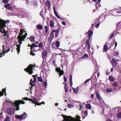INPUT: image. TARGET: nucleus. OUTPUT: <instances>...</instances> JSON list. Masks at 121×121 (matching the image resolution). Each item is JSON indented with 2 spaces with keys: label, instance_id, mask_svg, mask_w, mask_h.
<instances>
[{
  "label": "nucleus",
  "instance_id": "nucleus-1",
  "mask_svg": "<svg viewBox=\"0 0 121 121\" xmlns=\"http://www.w3.org/2000/svg\"><path fill=\"white\" fill-rule=\"evenodd\" d=\"M27 35V33H25L24 30H20V33H19V35L17 37V39L19 40V42L17 43V53L19 54L20 51V47L21 44L22 43V41H24V39L26 37V36Z\"/></svg>",
  "mask_w": 121,
  "mask_h": 121
},
{
  "label": "nucleus",
  "instance_id": "nucleus-2",
  "mask_svg": "<svg viewBox=\"0 0 121 121\" xmlns=\"http://www.w3.org/2000/svg\"><path fill=\"white\" fill-rule=\"evenodd\" d=\"M63 121H81L80 119L81 117L77 115L76 117H72L70 116H64Z\"/></svg>",
  "mask_w": 121,
  "mask_h": 121
},
{
  "label": "nucleus",
  "instance_id": "nucleus-3",
  "mask_svg": "<svg viewBox=\"0 0 121 121\" xmlns=\"http://www.w3.org/2000/svg\"><path fill=\"white\" fill-rule=\"evenodd\" d=\"M35 67V65H30L27 68L25 69V70L29 74L31 75L33 73V70Z\"/></svg>",
  "mask_w": 121,
  "mask_h": 121
},
{
  "label": "nucleus",
  "instance_id": "nucleus-4",
  "mask_svg": "<svg viewBox=\"0 0 121 121\" xmlns=\"http://www.w3.org/2000/svg\"><path fill=\"white\" fill-rule=\"evenodd\" d=\"M7 112L8 114L11 115L13 114L15 112V108H8L7 109Z\"/></svg>",
  "mask_w": 121,
  "mask_h": 121
},
{
  "label": "nucleus",
  "instance_id": "nucleus-5",
  "mask_svg": "<svg viewBox=\"0 0 121 121\" xmlns=\"http://www.w3.org/2000/svg\"><path fill=\"white\" fill-rule=\"evenodd\" d=\"M96 95L98 99L100 101V102L102 104V103L103 104H104L103 101L100 97L99 94L97 91L96 92Z\"/></svg>",
  "mask_w": 121,
  "mask_h": 121
},
{
  "label": "nucleus",
  "instance_id": "nucleus-6",
  "mask_svg": "<svg viewBox=\"0 0 121 121\" xmlns=\"http://www.w3.org/2000/svg\"><path fill=\"white\" fill-rule=\"evenodd\" d=\"M56 70L57 72H59L60 77L61 75H63L64 74L63 71L61 70L59 68L56 69Z\"/></svg>",
  "mask_w": 121,
  "mask_h": 121
},
{
  "label": "nucleus",
  "instance_id": "nucleus-7",
  "mask_svg": "<svg viewBox=\"0 0 121 121\" xmlns=\"http://www.w3.org/2000/svg\"><path fill=\"white\" fill-rule=\"evenodd\" d=\"M22 116V120H23L26 118L27 117V114L26 112H24L21 115Z\"/></svg>",
  "mask_w": 121,
  "mask_h": 121
},
{
  "label": "nucleus",
  "instance_id": "nucleus-8",
  "mask_svg": "<svg viewBox=\"0 0 121 121\" xmlns=\"http://www.w3.org/2000/svg\"><path fill=\"white\" fill-rule=\"evenodd\" d=\"M15 103L16 104H24L25 103V102L22 100H18V101H15Z\"/></svg>",
  "mask_w": 121,
  "mask_h": 121
},
{
  "label": "nucleus",
  "instance_id": "nucleus-9",
  "mask_svg": "<svg viewBox=\"0 0 121 121\" xmlns=\"http://www.w3.org/2000/svg\"><path fill=\"white\" fill-rule=\"evenodd\" d=\"M79 88L78 86L76 88H73V91L75 94H77L78 93L79 91Z\"/></svg>",
  "mask_w": 121,
  "mask_h": 121
},
{
  "label": "nucleus",
  "instance_id": "nucleus-10",
  "mask_svg": "<svg viewBox=\"0 0 121 121\" xmlns=\"http://www.w3.org/2000/svg\"><path fill=\"white\" fill-rule=\"evenodd\" d=\"M47 55V51H43L42 53V57L44 58Z\"/></svg>",
  "mask_w": 121,
  "mask_h": 121
},
{
  "label": "nucleus",
  "instance_id": "nucleus-11",
  "mask_svg": "<svg viewBox=\"0 0 121 121\" xmlns=\"http://www.w3.org/2000/svg\"><path fill=\"white\" fill-rule=\"evenodd\" d=\"M111 63L112 65L114 66H115L117 64V63L116 61L115 60L113 59L111 61Z\"/></svg>",
  "mask_w": 121,
  "mask_h": 121
},
{
  "label": "nucleus",
  "instance_id": "nucleus-12",
  "mask_svg": "<svg viewBox=\"0 0 121 121\" xmlns=\"http://www.w3.org/2000/svg\"><path fill=\"white\" fill-rule=\"evenodd\" d=\"M10 5L11 4H6L4 5V7L5 8L9 9H11L12 8V7L10 6Z\"/></svg>",
  "mask_w": 121,
  "mask_h": 121
},
{
  "label": "nucleus",
  "instance_id": "nucleus-13",
  "mask_svg": "<svg viewBox=\"0 0 121 121\" xmlns=\"http://www.w3.org/2000/svg\"><path fill=\"white\" fill-rule=\"evenodd\" d=\"M100 0H98V2L96 3L95 5L96 7V8H98L99 7L101 6V5H100Z\"/></svg>",
  "mask_w": 121,
  "mask_h": 121
},
{
  "label": "nucleus",
  "instance_id": "nucleus-14",
  "mask_svg": "<svg viewBox=\"0 0 121 121\" xmlns=\"http://www.w3.org/2000/svg\"><path fill=\"white\" fill-rule=\"evenodd\" d=\"M6 89H3L1 92H0V97L1 96H2L4 93H5Z\"/></svg>",
  "mask_w": 121,
  "mask_h": 121
},
{
  "label": "nucleus",
  "instance_id": "nucleus-15",
  "mask_svg": "<svg viewBox=\"0 0 121 121\" xmlns=\"http://www.w3.org/2000/svg\"><path fill=\"white\" fill-rule=\"evenodd\" d=\"M46 5L47 6L48 8H50L51 7V3L50 1L48 0L46 2Z\"/></svg>",
  "mask_w": 121,
  "mask_h": 121
},
{
  "label": "nucleus",
  "instance_id": "nucleus-16",
  "mask_svg": "<svg viewBox=\"0 0 121 121\" xmlns=\"http://www.w3.org/2000/svg\"><path fill=\"white\" fill-rule=\"evenodd\" d=\"M35 82L33 81L32 79H31L30 81V85L32 86H33L35 85Z\"/></svg>",
  "mask_w": 121,
  "mask_h": 121
},
{
  "label": "nucleus",
  "instance_id": "nucleus-17",
  "mask_svg": "<svg viewBox=\"0 0 121 121\" xmlns=\"http://www.w3.org/2000/svg\"><path fill=\"white\" fill-rule=\"evenodd\" d=\"M107 44H108V43H106L104 46V49L105 52L106 51L108 50V47Z\"/></svg>",
  "mask_w": 121,
  "mask_h": 121
},
{
  "label": "nucleus",
  "instance_id": "nucleus-18",
  "mask_svg": "<svg viewBox=\"0 0 121 121\" xmlns=\"http://www.w3.org/2000/svg\"><path fill=\"white\" fill-rule=\"evenodd\" d=\"M54 22L53 20L51 21L50 22V25L51 27H53L54 26Z\"/></svg>",
  "mask_w": 121,
  "mask_h": 121
},
{
  "label": "nucleus",
  "instance_id": "nucleus-19",
  "mask_svg": "<svg viewBox=\"0 0 121 121\" xmlns=\"http://www.w3.org/2000/svg\"><path fill=\"white\" fill-rule=\"evenodd\" d=\"M37 28L39 30H41L43 28V27L41 25H38L36 26Z\"/></svg>",
  "mask_w": 121,
  "mask_h": 121
},
{
  "label": "nucleus",
  "instance_id": "nucleus-20",
  "mask_svg": "<svg viewBox=\"0 0 121 121\" xmlns=\"http://www.w3.org/2000/svg\"><path fill=\"white\" fill-rule=\"evenodd\" d=\"M22 115H21L20 116H19L18 115H16L15 116V117L17 119H18L19 120H22Z\"/></svg>",
  "mask_w": 121,
  "mask_h": 121
},
{
  "label": "nucleus",
  "instance_id": "nucleus-21",
  "mask_svg": "<svg viewBox=\"0 0 121 121\" xmlns=\"http://www.w3.org/2000/svg\"><path fill=\"white\" fill-rule=\"evenodd\" d=\"M31 50H32L34 48L37 47H38V46L36 45L34 43L31 45Z\"/></svg>",
  "mask_w": 121,
  "mask_h": 121
},
{
  "label": "nucleus",
  "instance_id": "nucleus-22",
  "mask_svg": "<svg viewBox=\"0 0 121 121\" xmlns=\"http://www.w3.org/2000/svg\"><path fill=\"white\" fill-rule=\"evenodd\" d=\"M117 117L118 119H120L121 118V112H120L118 113L117 116Z\"/></svg>",
  "mask_w": 121,
  "mask_h": 121
},
{
  "label": "nucleus",
  "instance_id": "nucleus-23",
  "mask_svg": "<svg viewBox=\"0 0 121 121\" xmlns=\"http://www.w3.org/2000/svg\"><path fill=\"white\" fill-rule=\"evenodd\" d=\"M86 107L87 108L89 109H91V105L89 104H87L86 105Z\"/></svg>",
  "mask_w": 121,
  "mask_h": 121
},
{
  "label": "nucleus",
  "instance_id": "nucleus-24",
  "mask_svg": "<svg viewBox=\"0 0 121 121\" xmlns=\"http://www.w3.org/2000/svg\"><path fill=\"white\" fill-rule=\"evenodd\" d=\"M15 104L16 105V110L17 111H18L19 110V105L18 104H17L16 103H15Z\"/></svg>",
  "mask_w": 121,
  "mask_h": 121
},
{
  "label": "nucleus",
  "instance_id": "nucleus-25",
  "mask_svg": "<svg viewBox=\"0 0 121 121\" xmlns=\"http://www.w3.org/2000/svg\"><path fill=\"white\" fill-rule=\"evenodd\" d=\"M34 104H36V105H41L42 104H45V103L43 101L41 103H39L38 102H36V103H34Z\"/></svg>",
  "mask_w": 121,
  "mask_h": 121
},
{
  "label": "nucleus",
  "instance_id": "nucleus-26",
  "mask_svg": "<svg viewBox=\"0 0 121 121\" xmlns=\"http://www.w3.org/2000/svg\"><path fill=\"white\" fill-rule=\"evenodd\" d=\"M109 80L113 82L114 80V79L112 76H110L109 77Z\"/></svg>",
  "mask_w": 121,
  "mask_h": 121
},
{
  "label": "nucleus",
  "instance_id": "nucleus-27",
  "mask_svg": "<svg viewBox=\"0 0 121 121\" xmlns=\"http://www.w3.org/2000/svg\"><path fill=\"white\" fill-rule=\"evenodd\" d=\"M57 47H59L60 45V43L59 41H57L55 43Z\"/></svg>",
  "mask_w": 121,
  "mask_h": 121
},
{
  "label": "nucleus",
  "instance_id": "nucleus-28",
  "mask_svg": "<svg viewBox=\"0 0 121 121\" xmlns=\"http://www.w3.org/2000/svg\"><path fill=\"white\" fill-rule=\"evenodd\" d=\"M93 32L92 31H90V30H89V31L88 36H91L92 35Z\"/></svg>",
  "mask_w": 121,
  "mask_h": 121
},
{
  "label": "nucleus",
  "instance_id": "nucleus-29",
  "mask_svg": "<svg viewBox=\"0 0 121 121\" xmlns=\"http://www.w3.org/2000/svg\"><path fill=\"white\" fill-rule=\"evenodd\" d=\"M88 55L87 54H84L83 56L82 57V58H88Z\"/></svg>",
  "mask_w": 121,
  "mask_h": 121
},
{
  "label": "nucleus",
  "instance_id": "nucleus-30",
  "mask_svg": "<svg viewBox=\"0 0 121 121\" xmlns=\"http://www.w3.org/2000/svg\"><path fill=\"white\" fill-rule=\"evenodd\" d=\"M54 13L55 15L58 18L61 19V18L58 15V14L57 12L56 11L54 12Z\"/></svg>",
  "mask_w": 121,
  "mask_h": 121
},
{
  "label": "nucleus",
  "instance_id": "nucleus-31",
  "mask_svg": "<svg viewBox=\"0 0 121 121\" xmlns=\"http://www.w3.org/2000/svg\"><path fill=\"white\" fill-rule=\"evenodd\" d=\"M54 13L55 15L58 18L61 19V18L58 15V14L57 12L56 11L54 12Z\"/></svg>",
  "mask_w": 121,
  "mask_h": 121
},
{
  "label": "nucleus",
  "instance_id": "nucleus-32",
  "mask_svg": "<svg viewBox=\"0 0 121 121\" xmlns=\"http://www.w3.org/2000/svg\"><path fill=\"white\" fill-rule=\"evenodd\" d=\"M54 13L55 15L58 18L61 19V18L58 15V14L57 12L56 11L54 12Z\"/></svg>",
  "mask_w": 121,
  "mask_h": 121
},
{
  "label": "nucleus",
  "instance_id": "nucleus-33",
  "mask_svg": "<svg viewBox=\"0 0 121 121\" xmlns=\"http://www.w3.org/2000/svg\"><path fill=\"white\" fill-rule=\"evenodd\" d=\"M106 91L108 92H110L112 91V89L111 88H107L106 89Z\"/></svg>",
  "mask_w": 121,
  "mask_h": 121
},
{
  "label": "nucleus",
  "instance_id": "nucleus-34",
  "mask_svg": "<svg viewBox=\"0 0 121 121\" xmlns=\"http://www.w3.org/2000/svg\"><path fill=\"white\" fill-rule=\"evenodd\" d=\"M67 106L68 107L70 108L72 107L74 105H73V104H72L68 103V104Z\"/></svg>",
  "mask_w": 121,
  "mask_h": 121
},
{
  "label": "nucleus",
  "instance_id": "nucleus-35",
  "mask_svg": "<svg viewBox=\"0 0 121 121\" xmlns=\"http://www.w3.org/2000/svg\"><path fill=\"white\" fill-rule=\"evenodd\" d=\"M43 85L44 86L45 88H46L47 86V82L46 81L43 82Z\"/></svg>",
  "mask_w": 121,
  "mask_h": 121
},
{
  "label": "nucleus",
  "instance_id": "nucleus-36",
  "mask_svg": "<svg viewBox=\"0 0 121 121\" xmlns=\"http://www.w3.org/2000/svg\"><path fill=\"white\" fill-rule=\"evenodd\" d=\"M118 84L116 82H114L112 85V86L113 87L117 86Z\"/></svg>",
  "mask_w": 121,
  "mask_h": 121
},
{
  "label": "nucleus",
  "instance_id": "nucleus-37",
  "mask_svg": "<svg viewBox=\"0 0 121 121\" xmlns=\"http://www.w3.org/2000/svg\"><path fill=\"white\" fill-rule=\"evenodd\" d=\"M44 27L45 29V33H47L48 32V28L47 26H45Z\"/></svg>",
  "mask_w": 121,
  "mask_h": 121
},
{
  "label": "nucleus",
  "instance_id": "nucleus-38",
  "mask_svg": "<svg viewBox=\"0 0 121 121\" xmlns=\"http://www.w3.org/2000/svg\"><path fill=\"white\" fill-rule=\"evenodd\" d=\"M38 78L39 81V82H43V79L41 78L40 77H38Z\"/></svg>",
  "mask_w": 121,
  "mask_h": 121
},
{
  "label": "nucleus",
  "instance_id": "nucleus-39",
  "mask_svg": "<svg viewBox=\"0 0 121 121\" xmlns=\"http://www.w3.org/2000/svg\"><path fill=\"white\" fill-rule=\"evenodd\" d=\"M4 4H6L7 3L9 0H2Z\"/></svg>",
  "mask_w": 121,
  "mask_h": 121
},
{
  "label": "nucleus",
  "instance_id": "nucleus-40",
  "mask_svg": "<svg viewBox=\"0 0 121 121\" xmlns=\"http://www.w3.org/2000/svg\"><path fill=\"white\" fill-rule=\"evenodd\" d=\"M30 39L31 41H33L35 39V38L34 37L32 36L30 37Z\"/></svg>",
  "mask_w": 121,
  "mask_h": 121
},
{
  "label": "nucleus",
  "instance_id": "nucleus-41",
  "mask_svg": "<svg viewBox=\"0 0 121 121\" xmlns=\"http://www.w3.org/2000/svg\"><path fill=\"white\" fill-rule=\"evenodd\" d=\"M82 105L80 104H78V108L79 109V110H81V108H82Z\"/></svg>",
  "mask_w": 121,
  "mask_h": 121
},
{
  "label": "nucleus",
  "instance_id": "nucleus-42",
  "mask_svg": "<svg viewBox=\"0 0 121 121\" xmlns=\"http://www.w3.org/2000/svg\"><path fill=\"white\" fill-rule=\"evenodd\" d=\"M114 34L113 33H112L109 37V39H112L114 35Z\"/></svg>",
  "mask_w": 121,
  "mask_h": 121
},
{
  "label": "nucleus",
  "instance_id": "nucleus-43",
  "mask_svg": "<svg viewBox=\"0 0 121 121\" xmlns=\"http://www.w3.org/2000/svg\"><path fill=\"white\" fill-rule=\"evenodd\" d=\"M54 34L53 32H51L50 34V36L51 38H53L54 37Z\"/></svg>",
  "mask_w": 121,
  "mask_h": 121
},
{
  "label": "nucleus",
  "instance_id": "nucleus-44",
  "mask_svg": "<svg viewBox=\"0 0 121 121\" xmlns=\"http://www.w3.org/2000/svg\"><path fill=\"white\" fill-rule=\"evenodd\" d=\"M5 121H10V118L9 117H7L5 119Z\"/></svg>",
  "mask_w": 121,
  "mask_h": 121
},
{
  "label": "nucleus",
  "instance_id": "nucleus-45",
  "mask_svg": "<svg viewBox=\"0 0 121 121\" xmlns=\"http://www.w3.org/2000/svg\"><path fill=\"white\" fill-rule=\"evenodd\" d=\"M59 31H57V32H56V34H55V37L56 38L58 36V34H59Z\"/></svg>",
  "mask_w": 121,
  "mask_h": 121
},
{
  "label": "nucleus",
  "instance_id": "nucleus-46",
  "mask_svg": "<svg viewBox=\"0 0 121 121\" xmlns=\"http://www.w3.org/2000/svg\"><path fill=\"white\" fill-rule=\"evenodd\" d=\"M43 46L42 43H40L39 44V46L40 48L42 47Z\"/></svg>",
  "mask_w": 121,
  "mask_h": 121
},
{
  "label": "nucleus",
  "instance_id": "nucleus-47",
  "mask_svg": "<svg viewBox=\"0 0 121 121\" xmlns=\"http://www.w3.org/2000/svg\"><path fill=\"white\" fill-rule=\"evenodd\" d=\"M114 55L116 56H117L118 55V51L114 52Z\"/></svg>",
  "mask_w": 121,
  "mask_h": 121
},
{
  "label": "nucleus",
  "instance_id": "nucleus-48",
  "mask_svg": "<svg viewBox=\"0 0 121 121\" xmlns=\"http://www.w3.org/2000/svg\"><path fill=\"white\" fill-rule=\"evenodd\" d=\"M100 23H98L97 24L95 25V27L96 28H98L99 26Z\"/></svg>",
  "mask_w": 121,
  "mask_h": 121
},
{
  "label": "nucleus",
  "instance_id": "nucleus-49",
  "mask_svg": "<svg viewBox=\"0 0 121 121\" xmlns=\"http://www.w3.org/2000/svg\"><path fill=\"white\" fill-rule=\"evenodd\" d=\"M32 50H31V52H30V54L32 55V56H34L35 55V54L34 53H33L32 52Z\"/></svg>",
  "mask_w": 121,
  "mask_h": 121
},
{
  "label": "nucleus",
  "instance_id": "nucleus-50",
  "mask_svg": "<svg viewBox=\"0 0 121 121\" xmlns=\"http://www.w3.org/2000/svg\"><path fill=\"white\" fill-rule=\"evenodd\" d=\"M10 50V49H9L8 50H7L5 52H4V53H2L3 54V55H4V54H5V53H6V52H8Z\"/></svg>",
  "mask_w": 121,
  "mask_h": 121
},
{
  "label": "nucleus",
  "instance_id": "nucleus-51",
  "mask_svg": "<svg viewBox=\"0 0 121 121\" xmlns=\"http://www.w3.org/2000/svg\"><path fill=\"white\" fill-rule=\"evenodd\" d=\"M84 115H85L86 116L87 115V113L86 110H85L84 111Z\"/></svg>",
  "mask_w": 121,
  "mask_h": 121
},
{
  "label": "nucleus",
  "instance_id": "nucleus-52",
  "mask_svg": "<svg viewBox=\"0 0 121 121\" xmlns=\"http://www.w3.org/2000/svg\"><path fill=\"white\" fill-rule=\"evenodd\" d=\"M86 45L90 44L89 40H87L86 41Z\"/></svg>",
  "mask_w": 121,
  "mask_h": 121
},
{
  "label": "nucleus",
  "instance_id": "nucleus-53",
  "mask_svg": "<svg viewBox=\"0 0 121 121\" xmlns=\"http://www.w3.org/2000/svg\"><path fill=\"white\" fill-rule=\"evenodd\" d=\"M91 79H89L86 80V81L85 82L84 84H86L87 82H88Z\"/></svg>",
  "mask_w": 121,
  "mask_h": 121
},
{
  "label": "nucleus",
  "instance_id": "nucleus-54",
  "mask_svg": "<svg viewBox=\"0 0 121 121\" xmlns=\"http://www.w3.org/2000/svg\"><path fill=\"white\" fill-rule=\"evenodd\" d=\"M28 100L30 101H31L32 102L34 103H35V102L34 101L31 99H28Z\"/></svg>",
  "mask_w": 121,
  "mask_h": 121
},
{
  "label": "nucleus",
  "instance_id": "nucleus-55",
  "mask_svg": "<svg viewBox=\"0 0 121 121\" xmlns=\"http://www.w3.org/2000/svg\"><path fill=\"white\" fill-rule=\"evenodd\" d=\"M88 46V49L89 50H90V44L86 45Z\"/></svg>",
  "mask_w": 121,
  "mask_h": 121
},
{
  "label": "nucleus",
  "instance_id": "nucleus-56",
  "mask_svg": "<svg viewBox=\"0 0 121 121\" xmlns=\"http://www.w3.org/2000/svg\"><path fill=\"white\" fill-rule=\"evenodd\" d=\"M32 76L34 77V81L35 82L36 80V78L35 77L34 75H33Z\"/></svg>",
  "mask_w": 121,
  "mask_h": 121
},
{
  "label": "nucleus",
  "instance_id": "nucleus-57",
  "mask_svg": "<svg viewBox=\"0 0 121 121\" xmlns=\"http://www.w3.org/2000/svg\"><path fill=\"white\" fill-rule=\"evenodd\" d=\"M22 99L24 100H28V98L27 97H25V98H23Z\"/></svg>",
  "mask_w": 121,
  "mask_h": 121
},
{
  "label": "nucleus",
  "instance_id": "nucleus-58",
  "mask_svg": "<svg viewBox=\"0 0 121 121\" xmlns=\"http://www.w3.org/2000/svg\"><path fill=\"white\" fill-rule=\"evenodd\" d=\"M62 23L65 26L66 25V23L64 21H63L62 22Z\"/></svg>",
  "mask_w": 121,
  "mask_h": 121
},
{
  "label": "nucleus",
  "instance_id": "nucleus-59",
  "mask_svg": "<svg viewBox=\"0 0 121 121\" xmlns=\"http://www.w3.org/2000/svg\"><path fill=\"white\" fill-rule=\"evenodd\" d=\"M43 12L42 11H41L40 13V15L42 16L43 17V15L42 14Z\"/></svg>",
  "mask_w": 121,
  "mask_h": 121
},
{
  "label": "nucleus",
  "instance_id": "nucleus-60",
  "mask_svg": "<svg viewBox=\"0 0 121 121\" xmlns=\"http://www.w3.org/2000/svg\"><path fill=\"white\" fill-rule=\"evenodd\" d=\"M72 81V75H70V81Z\"/></svg>",
  "mask_w": 121,
  "mask_h": 121
},
{
  "label": "nucleus",
  "instance_id": "nucleus-61",
  "mask_svg": "<svg viewBox=\"0 0 121 121\" xmlns=\"http://www.w3.org/2000/svg\"><path fill=\"white\" fill-rule=\"evenodd\" d=\"M64 88L65 89L67 88V85L66 84H65V86H64Z\"/></svg>",
  "mask_w": 121,
  "mask_h": 121
},
{
  "label": "nucleus",
  "instance_id": "nucleus-62",
  "mask_svg": "<svg viewBox=\"0 0 121 121\" xmlns=\"http://www.w3.org/2000/svg\"><path fill=\"white\" fill-rule=\"evenodd\" d=\"M91 97L92 99H93L94 97V95L93 94H92L91 95Z\"/></svg>",
  "mask_w": 121,
  "mask_h": 121
},
{
  "label": "nucleus",
  "instance_id": "nucleus-63",
  "mask_svg": "<svg viewBox=\"0 0 121 121\" xmlns=\"http://www.w3.org/2000/svg\"><path fill=\"white\" fill-rule=\"evenodd\" d=\"M64 81L65 82H66V81H67V79H66V77L65 76L64 77Z\"/></svg>",
  "mask_w": 121,
  "mask_h": 121
},
{
  "label": "nucleus",
  "instance_id": "nucleus-64",
  "mask_svg": "<svg viewBox=\"0 0 121 121\" xmlns=\"http://www.w3.org/2000/svg\"><path fill=\"white\" fill-rule=\"evenodd\" d=\"M115 47L114 48V49H115L116 48V47H117V42H115Z\"/></svg>",
  "mask_w": 121,
  "mask_h": 121
}]
</instances>
